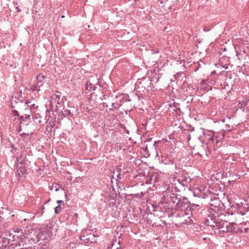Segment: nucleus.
Instances as JSON below:
<instances>
[{"label": "nucleus", "instance_id": "nucleus-1", "mask_svg": "<svg viewBox=\"0 0 249 249\" xmlns=\"http://www.w3.org/2000/svg\"><path fill=\"white\" fill-rule=\"evenodd\" d=\"M194 194L198 197H201L203 198H208L210 199V202L209 204L213 206V201L215 200V197L213 194L211 193L208 190L204 189L203 191H202L199 188H196L194 190Z\"/></svg>", "mask_w": 249, "mask_h": 249}, {"label": "nucleus", "instance_id": "nucleus-2", "mask_svg": "<svg viewBox=\"0 0 249 249\" xmlns=\"http://www.w3.org/2000/svg\"><path fill=\"white\" fill-rule=\"evenodd\" d=\"M219 216H218L217 217L216 216H209L208 218L206 219V224H207V225L209 226L213 227H215L216 228L217 221H219Z\"/></svg>", "mask_w": 249, "mask_h": 249}, {"label": "nucleus", "instance_id": "nucleus-3", "mask_svg": "<svg viewBox=\"0 0 249 249\" xmlns=\"http://www.w3.org/2000/svg\"><path fill=\"white\" fill-rule=\"evenodd\" d=\"M225 232H237L239 230L237 224L234 222L229 223L227 224Z\"/></svg>", "mask_w": 249, "mask_h": 249}, {"label": "nucleus", "instance_id": "nucleus-4", "mask_svg": "<svg viewBox=\"0 0 249 249\" xmlns=\"http://www.w3.org/2000/svg\"><path fill=\"white\" fill-rule=\"evenodd\" d=\"M228 222L225 220H223L221 218H219L218 222L217 221L216 228L217 229H221V231L225 232V230L227 226Z\"/></svg>", "mask_w": 249, "mask_h": 249}, {"label": "nucleus", "instance_id": "nucleus-5", "mask_svg": "<svg viewBox=\"0 0 249 249\" xmlns=\"http://www.w3.org/2000/svg\"><path fill=\"white\" fill-rule=\"evenodd\" d=\"M177 208L180 211H184L188 207V204L184 200H178L177 202Z\"/></svg>", "mask_w": 249, "mask_h": 249}, {"label": "nucleus", "instance_id": "nucleus-6", "mask_svg": "<svg viewBox=\"0 0 249 249\" xmlns=\"http://www.w3.org/2000/svg\"><path fill=\"white\" fill-rule=\"evenodd\" d=\"M124 172H122L120 168H117L115 171L113 172V176H116L118 179H121L124 175Z\"/></svg>", "mask_w": 249, "mask_h": 249}, {"label": "nucleus", "instance_id": "nucleus-7", "mask_svg": "<svg viewBox=\"0 0 249 249\" xmlns=\"http://www.w3.org/2000/svg\"><path fill=\"white\" fill-rule=\"evenodd\" d=\"M44 79V76L42 74H39L36 76V84L37 87L40 88L43 85V81Z\"/></svg>", "mask_w": 249, "mask_h": 249}, {"label": "nucleus", "instance_id": "nucleus-8", "mask_svg": "<svg viewBox=\"0 0 249 249\" xmlns=\"http://www.w3.org/2000/svg\"><path fill=\"white\" fill-rule=\"evenodd\" d=\"M96 87L95 85H93L92 83H91L90 81H88L87 82L86 89L89 91L91 90H95L96 89Z\"/></svg>", "mask_w": 249, "mask_h": 249}, {"label": "nucleus", "instance_id": "nucleus-9", "mask_svg": "<svg viewBox=\"0 0 249 249\" xmlns=\"http://www.w3.org/2000/svg\"><path fill=\"white\" fill-rule=\"evenodd\" d=\"M63 114L65 117H72L73 116V114L71 113V110L67 108L66 109H64Z\"/></svg>", "mask_w": 249, "mask_h": 249}, {"label": "nucleus", "instance_id": "nucleus-10", "mask_svg": "<svg viewBox=\"0 0 249 249\" xmlns=\"http://www.w3.org/2000/svg\"><path fill=\"white\" fill-rule=\"evenodd\" d=\"M81 239L86 243H93V239H90V237H87L85 236H83L81 238Z\"/></svg>", "mask_w": 249, "mask_h": 249}, {"label": "nucleus", "instance_id": "nucleus-11", "mask_svg": "<svg viewBox=\"0 0 249 249\" xmlns=\"http://www.w3.org/2000/svg\"><path fill=\"white\" fill-rule=\"evenodd\" d=\"M61 212V208L59 205L55 208V213H59Z\"/></svg>", "mask_w": 249, "mask_h": 249}, {"label": "nucleus", "instance_id": "nucleus-12", "mask_svg": "<svg viewBox=\"0 0 249 249\" xmlns=\"http://www.w3.org/2000/svg\"><path fill=\"white\" fill-rule=\"evenodd\" d=\"M172 201L175 203L177 202L176 200H180V198H178V196L177 195H176L175 196H173L172 197Z\"/></svg>", "mask_w": 249, "mask_h": 249}, {"label": "nucleus", "instance_id": "nucleus-13", "mask_svg": "<svg viewBox=\"0 0 249 249\" xmlns=\"http://www.w3.org/2000/svg\"><path fill=\"white\" fill-rule=\"evenodd\" d=\"M26 103L30 107H34L35 106L34 104H32L31 101H27Z\"/></svg>", "mask_w": 249, "mask_h": 249}, {"label": "nucleus", "instance_id": "nucleus-14", "mask_svg": "<svg viewBox=\"0 0 249 249\" xmlns=\"http://www.w3.org/2000/svg\"><path fill=\"white\" fill-rule=\"evenodd\" d=\"M20 135L22 136V137L25 138L28 136V134L25 133H22L20 134Z\"/></svg>", "mask_w": 249, "mask_h": 249}, {"label": "nucleus", "instance_id": "nucleus-15", "mask_svg": "<svg viewBox=\"0 0 249 249\" xmlns=\"http://www.w3.org/2000/svg\"><path fill=\"white\" fill-rule=\"evenodd\" d=\"M25 171V170L24 169H23L20 171L19 170V169L18 170V173L19 174H20L19 172L23 174Z\"/></svg>", "mask_w": 249, "mask_h": 249}, {"label": "nucleus", "instance_id": "nucleus-16", "mask_svg": "<svg viewBox=\"0 0 249 249\" xmlns=\"http://www.w3.org/2000/svg\"><path fill=\"white\" fill-rule=\"evenodd\" d=\"M159 142H155L154 143V146L155 147V149H156L157 147L158 146V144Z\"/></svg>", "mask_w": 249, "mask_h": 249}, {"label": "nucleus", "instance_id": "nucleus-17", "mask_svg": "<svg viewBox=\"0 0 249 249\" xmlns=\"http://www.w3.org/2000/svg\"><path fill=\"white\" fill-rule=\"evenodd\" d=\"M34 90H39V88L37 87V84H36V85L35 86V88L34 89Z\"/></svg>", "mask_w": 249, "mask_h": 249}, {"label": "nucleus", "instance_id": "nucleus-18", "mask_svg": "<svg viewBox=\"0 0 249 249\" xmlns=\"http://www.w3.org/2000/svg\"><path fill=\"white\" fill-rule=\"evenodd\" d=\"M70 245L71 247L72 248H73V246H75V243L73 242H71L70 243Z\"/></svg>", "mask_w": 249, "mask_h": 249}, {"label": "nucleus", "instance_id": "nucleus-19", "mask_svg": "<svg viewBox=\"0 0 249 249\" xmlns=\"http://www.w3.org/2000/svg\"><path fill=\"white\" fill-rule=\"evenodd\" d=\"M111 106L112 107L114 108H116L117 107L116 106L115 104L114 103H113L111 105Z\"/></svg>", "mask_w": 249, "mask_h": 249}, {"label": "nucleus", "instance_id": "nucleus-20", "mask_svg": "<svg viewBox=\"0 0 249 249\" xmlns=\"http://www.w3.org/2000/svg\"><path fill=\"white\" fill-rule=\"evenodd\" d=\"M25 118V119H29L30 118V116L29 115H26Z\"/></svg>", "mask_w": 249, "mask_h": 249}, {"label": "nucleus", "instance_id": "nucleus-21", "mask_svg": "<svg viewBox=\"0 0 249 249\" xmlns=\"http://www.w3.org/2000/svg\"><path fill=\"white\" fill-rule=\"evenodd\" d=\"M55 96H56L57 98H58L59 99L60 98V94H55Z\"/></svg>", "mask_w": 249, "mask_h": 249}, {"label": "nucleus", "instance_id": "nucleus-22", "mask_svg": "<svg viewBox=\"0 0 249 249\" xmlns=\"http://www.w3.org/2000/svg\"><path fill=\"white\" fill-rule=\"evenodd\" d=\"M63 201H62V200H57V203L58 204H60V203H63Z\"/></svg>", "mask_w": 249, "mask_h": 249}, {"label": "nucleus", "instance_id": "nucleus-23", "mask_svg": "<svg viewBox=\"0 0 249 249\" xmlns=\"http://www.w3.org/2000/svg\"><path fill=\"white\" fill-rule=\"evenodd\" d=\"M245 232H249V228H245Z\"/></svg>", "mask_w": 249, "mask_h": 249}, {"label": "nucleus", "instance_id": "nucleus-24", "mask_svg": "<svg viewBox=\"0 0 249 249\" xmlns=\"http://www.w3.org/2000/svg\"><path fill=\"white\" fill-rule=\"evenodd\" d=\"M15 231H16V232H19V231H20V229H19L17 228V229H16V230Z\"/></svg>", "mask_w": 249, "mask_h": 249}, {"label": "nucleus", "instance_id": "nucleus-25", "mask_svg": "<svg viewBox=\"0 0 249 249\" xmlns=\"http://www.w3.org/2000/svg\"><path fill=\"white\" fill-rule=\"evenodd\" d=\"M159 1H160V4H162L163 3V2H162V0H158Z\"/></svg>", "mask_w": 249, "mask_h": 249}, {"label": "nucleus", "instance_id": "nucleus-26", "mask_svg": "<svg viewBox=\"0 0 249 249\" xmlns=\"http://www.w3.org/2000/svg\"><path fill=\"white\" fill-rule=\"evenodd\" d=\"M55 190V191H58V188H56Z\"/></svg>", "mask_w": 249, "mask_h": 249}, {"label": "nucleus", "instance_id": "nucleus-27", "mask_svg": "<svg viewBox=\"0 0 249 249\" xmlns=\"http://www.w3.org/2000/svg\"><path fill=\"white\" fill-rule=\"evenodd\" d=\"M41 209H44V207L43 206H42L41 207Z\"/></svg>", "mask_w": 249, "mask_h": 249}, {"label": "nucleus", "instance_id": "nucleus-28", "mask_svg": "<svg viewBox=\"0 0 249 249\" xmlns=\"http://www.w3.org/2000/svg\"><path fill=\"white\" fill-rule=\"evenodd\" d=\"M56 92L57 93H58V94H59V93H60V92H59V91H56Z\"/></svg>", "mask_w": 249, "mask_h": 249}, {"label": "nucleus", "instance_id": "nucleus-29", "mask_svg": "<svg viewBox=\"0 0 249 249\" xmlns=\"http://www.w3.org/2000/svg\"><path fill=\"white\" fill-rule=\"evenodd\" d=\"M62 18H64V16H62Z\"/></svg>", "mask_w": 249, "mask_h": 249}, {"label": "nucleus", "instance_id": "nucleus-30", "mask_svg": "<svg viewBox=\"0 0 249 249\" xmlns=\"http://www.w3.org/2000/svg\"><path fill=\"white\" fill-rule=\"evenodd\" d=\"M117 249H121V248H117Z\"/></svg>", "mask_w": 249, "mask_h": 249}]
</instances>
